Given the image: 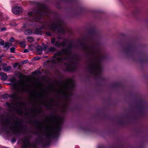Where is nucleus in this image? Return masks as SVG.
<instances>
[{"label":"nucleus","instance_id":"f257e3e1","mask_svg":"<svg viewBox=\"0 0 148 148\" xmlns=\"http://www.w3.org/2000/svg\"><path fill=\"white\" fill-rule=\"evenodd\" d=\"M83 49L87 53L95 55V60L90 62L88 69L92 74L96 75H99L101 71L100 61L103 58V55L99 49L95 46H86Z\"/></svg>","mask_w":148,"mask_h":148},{"label":"nucleus","instance_id":"f03ea898","mask_svg":"<svg viewBox=\"0 0 148 148\" xmlns=\"http://www.w3.org/2000/svg\"><path fill=\"white\" fill-rule=\"evenodd\" d=\"M0 119L3 129L7 132L10 131L15 133L21 132L22 130L21 124L18 121L10 120L4 116H0Z\"/></svg>","mask_w":148,"mask_h":148},{"label":"nucleus","instance_id":"7ed1b4c3","mask_svg":"<svg viewBox=\"0 0 148 148\" xmlns=\"http://www.w3.org/2000/svg\"><path fill=\"white\" fill-rule=\"evenodd\" d=\"M71 46H70L66 49H63L62 51L55 53V57L51 60L53 63H59L62 62L66 59L72 61L77 58L76 56L73 55L71 51Z\"/></svg>","mask_w":148,"mask_h":148},{"label":"nucleus","instance_id":"20e7f679","mask_svg":"<svg viewBox=\"0 0 148 148\" xmlns=\"http://www.w3.org/2000/svg\"><path fill=\"white\" fill-rule=\"evenodd\" d=\"M10 81L11 82L10 84L16 92L21 93L25 90L26 88L25 85L23 83L18 81L14 78L11 79Z\"/></svg>","mask_w":148,"mask_h":148},{"label":"nucleus","instance_id":"39448f33","mask_svg":"<svg viewBox=\"0 0 148 148\" xmlns=\"http://www.w3.org/2000/svg\"><path fill=\"white\" fill-rule=\"evenodd\" d=\"M62 22L61 21H59L54 24H52L50 27L51 29L55 31L58 32L61 34H63L65 31L64 28L62 27Z\"/></svg>","mask_w":148,"mask_h":148},{"label":"nucleus","instance_id":"423d86ee","mask_svg":"<svg viewBox=\"0 0 148 148\" xmlns=\"http://www.w3.org/2000/svg\"><path fill=\"white\" fill-rule=\"evenodd\" d=\"M74 86V83L73 79H68L65 84L64 88L66 89H71Z\"/></svg>","mask_w":148,"mask_h":148},{"label":"nucleus","instance_id":"0eeeda50","mask_svg":"<svg viewBox=\"0 0 148 148\" xmlns=\"http://www.w3.org/2000/svg\"><path fill=\"white\" fill-rule=\"evenodd\" d=\"M12 11L14 14H19L22 11V8L18 6H15L12 8Z\"/></svg>","mask_w":148,"mask_h":148},{"label":"nucleus","instance_id":"6e6552de","mask_svg":"<svg viewBox=\"0 0 148 148\" xmlns=\"http://www.w3.org/2000/svg\"><path fill=\"white\" fill-rule=\"evenodd\" d=\"M44 50L46 51L47 52H52L54 51L56 49L54 47H51L48 48V46L45 45L44 46Z\"/></svg>","mask_w":148,"mask_h":148},{"label":"nucleus","instance_id":"1a4fd4ad","mask_svg":"<svg viewBox=\"0 0 148 148\" xmlns=\"http://www.w3.org/2000/svg\"><path fill=\"white\" fill-rule=\"evenodd\" d=\"M51 42L52 44H54L55 42L54 45L57 46H60V45L64 46V42L60 43L59 41L56 42L55 39L54 38H52Z\"/></svg>","mask_w":148,"mask_h":148},{"label":"nucleus","instance_id":"9d476101","mask_svg":"<svg viewBox=\"0 0 148 148\" xmlns=\"http://www.w3.org/2000/svg\"><path fill=\"white\" fill-rule=\"evenodd\" d=\"M30 143L27 139H25L23 143L24 148H28L30 145Z\"/></svg>","mask_w":148,"mask_h":148},{"label":"nucleus","instance_id":"9b49d317","mask_svg":"<svg viewBox=\"0 0 148 148\" xmlns=\"http://www.w3.org/2000/svg\"><path fill=\"white\" fill-rule=\"evenodd\" d=\"M67 68L68 70L69 71H73L74 70V68L73 64L70 63L67 65Z\"/></svg>","mask_w":148,"mask_h":148},{"label":"nucleus","instance_id":"f8f14e48","mask_svg":"<svg viewBox=\"0 0 148 148\" xmlns=\"http://www.w3.org/2000/svg\"><path fill=\"white\" fill-rule=\"evenodd\" d=\"M44 47L42 48L40 46H38L37 47V52L38 55H40L42 53V50H44Z\"/></svg>","mask_w":148,"mask_h":148},{"label":"nucleus","instance_id":"ddd939ff","mask_svg":"<svg viewBox=\"0 0 148 148\" xmlns=\"http://www.w3.org/2000/svg\"><path fill=\"white\" fill-rule=\"evenodd\" d=\"M11 69V67L10 66H8L5 67L3 68V71L5 72H7L9 71Z\"/></svg>","mask_w":148,"mask_h":148},{"label":"nucleus","instance_id":"4468645a","mask_svg":"<svg viewBox=\"0 0 148 148\" xmlns=\"http://www.w3.org/2000/svg\"><path fill=\"white\" fill-rule=\"evenodd\" d=\"M32 33V31L30 29H27L25 31L24 33L26 35H28L31 34Z\"/></svg>","mask_w":148,"mask_h":148},{"label":"nucleus","instance_id":"2eb2a0df","mask_svg":"<svg viewBox=\"0 0 148 148\" xmlns=\"http://www.w3.org/2000/svg\"><path fill=\"white\" fill-rule=\"evenodd\" d=\"M10 45L11 44L8 42L6 43L4 45V48L5 49L7 50L9 48Z\"/></svg>","mask_w":148,"mask_h":148},{"label":"nucleus","instance_id":"dca6fc26","mask_svg":"<svg viewBox=\"0 0 148 148\" xmlns=\"http://www.w3.org/2000/svg\"><path fill=\"white\" fill-rule=\"evenodd\" d=\"M36 29L35 30V33L36 34H41V29Z\"/></svg>","mask_w":148,"mask_h":148},{"label":"nucleus","instance_id":"f3484780","mask_svg":"<svg viewBox=\"0 0 148 148\" xmlns=\"http://www.w3.org/2000/svg\"><path fill=\"white\" fill-rule=\"evenodd\" d=\"M0 75L5 78H7V75L3 72H0Z\"/></svg>","mask_w":148,"mask_h":148},{"label":"nucleus","instance_id":"a211bd4d","mask_svg":"<svg viewBox=\"0 0 148 148\" xmlns=\"http://www.w3.org/2000/svg\"><path fill=\"white\" fill-rule=\"evenodd\" d=\"M46 9H45V10H42L41 12H39L38 13H37V14L41 15L42 13H45V12H46Z\"/></svg>","mask_w":148,"mask_h":148},{"label":"nucleus","instance_id":"6ab92c4d","mask_svg":"<svg viewBox=\"0 0 148 148\" xmlns=\"http://www.w3.org/2000/svg\"><path fill=\"white\" fill-rule=\"evenodd\" d=\"M27 39L28 41L30 42L33 41V38L31 37H28Z\"/></svg>","mask_w":148,"mask_h":148},{"label":"nucleus","instance_id":"aec40b11","mask_svg":"<svg viewBox=\"0 0 148 148\" xmlns=\"http://www.w3.org/2000/svg\"><path fill=\"white\" fill-rule=\"evenodd\" d=\"M20 45H21V47H23L25 46V42L24 41H22L20 43Z\"/></svg>","mask_w":148,"mask_h":148},{"label":"nucleus","instance_id":"412c9836","mask_svg":"<svg viewBox=\"0 0 148 148\" xmlns=\"http://www.w3.org/2000/svg\"><path fill=\"white\" fill-rule=\"evenodd\" d=\"M15 50V48L12 47L10 49V52H14Z\"/></svg>","mask_w":148,"mask_h":148},{"label":"nucleus","instance_id":"4be33fe9","mask_svg":"<svg viewBox=\"0 0 148 148\" xmlns=\"http://www.w3.org/2000/svg\"><path fill=\"white\" fill-rule=\"evenodd\" d=\"M18 65V64L17 63H16L14 64L13 65V66L14 68H16L17 67V66Z\"/></svg>","mask_w":148,"mask_h":148},{"label":"nucleus","instance_id":"5701e85b","mask_svg":"<svg viewBox=\"0 0 148 148\" xmlns=\"http://www.w3.org/2000/svg\"><path fill=\"white\" fill-rule=\"evenodd\" d=\"M10 40L11 42H13L15 40L13 38L11 37L10 38Z\"/></svg>","mask_w":148,"mask_h":148},{"label":"nucleus","instance_id":"b1692460","mask_svg":"<svg viewBox=\"0 0 148 148\" xmlns=\"http://www.w3.org/2000/svg\"><path fill=\"white\" fill-rule=\"evenodd\" d=\"M6 29V28L5 27H3L1 29V30L2 31H5Z\"/></svg>","mask_w":148,"mask_h":148},{"label":"nucleus","instance_id":"393cba45","mask_svg":"<svg viewBox=\"0 0 148 148\" xmlns=\"http://www.w3.org/2000/svg\"><path fill=\"white\" fill-rule=\"evenodd\" d=\"M28 14L29 16H32V13L31 12H28Z\"/></svg>","mask_w":148,"mask_h":148},{"label":"nucleus","instance_id":"a878e982","mask_svg":"<svg viewBox=\"0 0 148 148\" xmlns=\"http://www.w3.org/2000/svg\"><path fill=\"white\" fill-rule=\"evenodd\" d=\"M46 34L48 36H50L51 35V33L49 32H46Z\"/></svg>","mask_w":148,"mask_h":148},{"label":"nucleus","instance_id":"bb28decb","mask_svg":"<svg viewBox=\"0 0 148 148\" xmlns=\"http://www.w3.org/2000/svg\"><path fill=\"white\" fill-rule=\"evenodd\" d=\"M29 51H28V50L27 49H25L24 51H23V52H24V53H26V52H27Z\"/></svg>","mask_w":148,"mask_h":148},{"label":"nucleus","instance_id":"cd10ccee","mask_svg":"<svg viewBox=\"0 0 148 148\" xmlns=\"http://www.w3.org/2000/svg\"><path fill=\"white\" fill-rule=\"evenodd\" d=\"M6 104L7 105L10 107H11V106L10 104L9 103H7Z\"/></svg>","mask_w":148,"mask_h":148},{"label":"nucleus","instance_id":"c85d7f7f","mask_svg":"<svg viewBox=\"0 0 148 148\" xmlns=\"http://www.w3.org/2000/svg\"><path fill=\"white\" fill-rule=\"evenodd\" d=\"M11 141L13 142H15L16 141V140H15L14 138H12L11 140Z\"/></svg>","mask_w":148,"mask_h":148},{"label":"nucleus","instance_id":"c756f323","mask_svg":"<svg viewBox=\"0 0 148 148\" xmlns=\"http://www.w3.org/2000/svg\"><path fill=\"white\" fill-rule=\"evenodd\" d=\"M26 61H23L22 62V64H25L26 63Z\"/></svg>","mask_w":148,"mask_h":148},{"label":"nucleus","instance_id":"7c9ffc66","mask_svg":"<svg viewBox=\"0 0 148 148\" xmlns=\"http://www.w3.org/2000/svg\"><path fill=\"white\" fill-rule=\"evenodd\" d=\"M3 14H1L0 12V18H1V16H3Z\"/></svg>","mask_w":148,"mask_h":148},{"label":"nucleus","instance_id":"2f4dec72","mask_svg":"<svg viewBox=\"0 0 148 148\" xmlns=\"http://www.w3.org/2000/svg\"><path fill=\"white\" fill-rule=\"evenodd\" d=\"M0 44L2 45H3V42L1 41V42H0Z\"/></svg>","mask_w":148,"mask_h":148},{"label":"nucleus","instance_id":"473e14b6","mask_svg":"<svg viewBox=\"0 0 148 148\" xmlns=\"http://www.w3.org/2000/svg\"><path fill=\"white\" fill-rule=\"evenodd\" d=\"M34 21H38V19H36V18H34Z\"/></svg>","mask_w":148,"mask_h":148},{"label":"nucleus","instance_id":"72a5a7b5","mask_svg":"<svg viewBox=\"0 0 148 148\" xmlns=\"http://www.w3.org/2000/svg\"><path fill=\"white\" fill-rule=\"evenodd\" d=\"M2 59L1 58V57H0V63L2 62Z\"/></svg>","mask_w":148,"mask_h":148},{"label":"nucleus","instance_id":"f704fd0d","mask_svg":"<svg viewBox=\"0 0 148 148\" xmlns=\"http://www.w3.org/2000/svg\"><path fill=\"white\" fill-rule=\"evenodd\" d=\"M32 47V46H29V49H30V50H32V49H30V47Z\"/></svg>","mask_w":148,"mask_h":148},{"label":"nucleus","instance_id":"c9c22d12","mask_svg":"<svg viewBox=\"0 0 148 148\" xmlns=\"http://www.w3.org/2000/svg\"><path fill=\"white\" fill-rule=\"evenodd\" d=\"M44 14V15H46V14Z\"/></svg>","mask_w":148,"mask_h":148},{"label":"nucleus","instance_id":"e433bc0d","mask_svg":"<svg viewBox=\"0 0 148 148\" xmlns=\"http://www.w3.org/2000/svg\"><path fill=\"white\" fill-rule=\"evenodd\" d=\"M59 38V39H60V38Z\"/></svg>","mask_w":148,"mask_h":148}]
</instances>
